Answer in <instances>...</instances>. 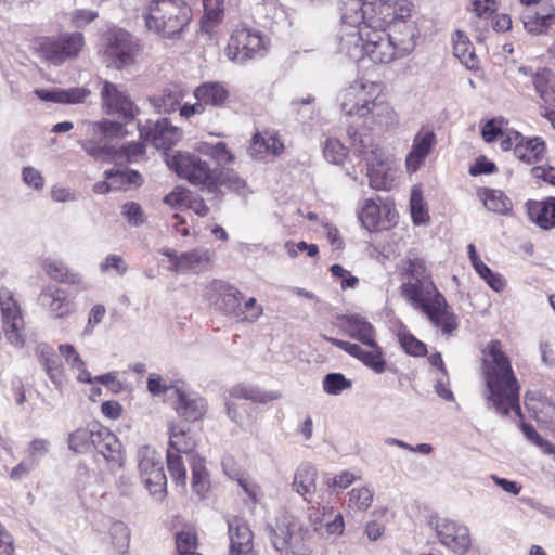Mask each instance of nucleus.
<instances>
[{
  "label": "nucleus",
  "mask_w": 555,
  "mask_h": 555,
  "mask_svg": "<svg viewBox=\"0 0 555 555\" xmlns=\"http://www.w3.org/2000/svg\"><path fill=\"white\" fill-rule=\"evenodd\" d=\"M337 100L345 116L369 130H384L397 124V114L382 98L378 83L359 79L341 89Z\"/></svg>",
  "instance_id": "obj_1"
},
{
  "label": "nucleus",
  "mask_w": 555,
  "mask_h": 555,
  "mask_svg": "<svg viewBox=\"0 0 555 555\" xmlns=\"http://www.w3.org/2000/svg\"><path fill=\"white\" fill-rule=\"evenodd\" d=\"M482 370L488 395L487 403L502 416L514 411L522 417L519 390L520 386L513 372L509 359L503 352L501 343L492 340L482 351Z\"/></svg>",
  "instance_id": "obj_2"
},
{
  "label": "nucleus",
  "mask_w": 555,
  "mask_h": 555,
  "mask_svg": "<svg viewBox=\"0 0 555 555\" xmlns=\"http://www.w3.org/2000/svg\"><path fill=\"white\" fill-rule=\"evenodd\" d=\"M143 17L150 31L176 40L189 26L192 10L183 0H151Z\"/></svg>",
  "instance_id": "obj_3"
},
{
  "label": "nucleus",
  "mask_w": 555,
  "mask_h": 555,
  "mask_svg": "<svg viewBox=\"0 0 555 555\" xmlns=\"http://www.w3.org/2000/svg\"><path fill=\"white\" fill-rule=\"evenodd\" d=\"M347 133L354 153L366 163L370 186L374 190L390 189L392 178L389 176L382 149L373 143L372 137L367 133H359L352 127L348 128Z\"/></svg>",
  "instance_id": "obj_4"
},
{
  "label": "nucleus",
  "mask_w": 555,
  "mask_h": 555,
  "mask_svg": "<svg viewBox=\"0 0 555 555\" xmlns=\"http://www.w3.org/2000/svg\"><path fill=\"white\" fill-rule=\"evenodd\" d=\"M139 50V40L122 28H109L102 36L100 53L107 67L120 70L132 65Z\"/></svg>",
  "instance_id": "obj_5"
},
{
  "label": "nucleus",
  "mask_w": 555,
  "mask_h": 555,
  "mask_svg": "<svg viewBox=\"0 0 555 555\" xmlns=\"http://www.w3.org/2000/svg\"><path fill=\"white\" fill-rule=\"evenodd\" d=\"M166 163L179 177L191 184L208 190L217 189V173L199 156L179 152L171 157L167 155Z\"/></svg>",
  "instance_id": "obj_6"
},
{
  "label": "nucleus",
  "mask_w": 555,
  "mask_h": 555,
  "mask_svg": "<svg viewBox=\"0 0 555 555\" xmlns=\"http://www.w3.org/2000/svg\"><path fill=\"white\" fill-rule=\"evenodd\" d=\"M403 267L409 281L401 285V294L412 305L427 300L438 292L427 273L424 260L409 255L403 260Z\"/></svg>",
  "instance_id": "obj_7"
},
{
  "label": "nucleus",
  "mask_w": 555,
  "mask_h": 555,
  "mask_svg": "<svg viewBox=\"0 0 555 555\" xmlns=\"http://www.w3.org/2000/svg\"><path fill=\"white\" fill-rule=\"evenodd\" d=\"M83 46V35L76 31L43 37L38 41L37 49L43 59L54 65H61L66 60L76 57Z\"/></svg>",
  "instance_id": "obj_8"
},
{
  "label": "nucleus",
  "mask_w": 555,
  "mask_h": 555,
  "mask_svg": "<svg viewBox=\"0 0 555 555\" xmlns=\"http://www.w3.org/2000/svg\"><path fill=\"white\" fill-rule=\"evenodd\" d=\"M263 49L264 43L259 31L237 26L230 36L225 54L231 61L244 63L261 54Z\"/></svg>",
  "instance_id": "obj_9"
},
{
  "label": "nucleus",
  "mask_w": 555,
  "mask_h": 555,
  "mask_svg": "<svg viewBox=\"0 0 555 555\" xmlns=\"http://www.w3.org/2000/svg\"><path fill=\"white\" fill-rule=\"evenodd\" d=\"M428 526L436 531L439 541L450 551L462 554L468 552L470 534L466 526L438 516H430Z\"/></svg>",
  "instance_id": "obj_10"
},
{
  "label": "nucleus",
  "mask_w": 555,
  "mask_h": 555,
  "mask_svg": "<svg viewBox=\"0 0 555 555\" xmlns=\"http://www.w3.org/2000/svg\"><path fill=\"white\" fill-rule=\"evenodd\" d=\"M0 309L2 313V328L11 345L22 348L25 344L24 319L21 309L14 301L9 289L0 291Z\"/></svg>",
  "instance_id": "obj_11"
},
{
  "label": "nucleus",
  "mask_w": 555,
  "mask_h": 555,
  "mask_svg": "<svg viewBox=\"0 0 555 555\" xmlns=\"http://www.w3.org/2000/svg\"><path fill=\"white\" fill-rule=\"evenodd\" d=\"M411 2L408 0H374L367 2L370 22L378 29H386L391 23L411 16Z\"/></svg>",
  "instance_id": "obj_12"
},
{
  "label": "nucleus",
  "mask_w": 555,
  "mask_h": 555,
  "mask_svg": "<svg viewBox=\"0 0 555 555\" xmlns=\"http://www.w3.org/2000/svg\"><path fill=\"white\" fill-rule=\"evenodd\" d=\"M365 56L372 62L388 64L399 56V50L386 34V29H378L376 25L364 24Z\"/></svg>",
  "instance_id": "obj_13"
},
{
  "label": "nucleus",
  "mask_w": 555,
  "mask_h": 555,
  "mask_svg": "<svg viewBox=\"0 0 555 555\" xmlns=\"http://www.w3.org/2000/svg\"><path fill=\"white\" fill-rule=\"evenodd\" d=\"M413 306L422 309L430 322L441 328L442 334L452 335L457 328L456 315L439 292L433 295L431 298L418 301Z\"/></svg>",
  "instance_id": "obj_14"
},
{
  "label": "nucleus",
  "mask_w": 555,
  "mask_h": 555,
  "mask_svg": "<svg viewBox=\"0 0 555 555\" xmlns=\"http://www.w3.org/2000/svg\"><path fill=\"white\" fill-rule=\"evenodd\" d=\"M141 139L150 142L157 150H169L181 139V130L171 125L167 118H160L155 122L146 121L138 125Z\"/></svg>",
  "instance_id": "obj_15"
},
{
  "label": "nucleus",
  "mask_w": 555,
  "mask_h": 555,
  "mask_svg": "<svg viewBox=\"0 0 555 555\" xmlns=\"http://www.w3.org/2000/svg\"><path fill=\"white\" fill-rule=\"evenodd\" d=\"M100 93L108 113L118 114L126 120H133L139 115V107L120 86L105 80Z\"/></svg>",
  "instance_id": "obj_16"
},
{
  "label": "nucleus",
  "mask_w": 555,
  "mask_h": 555,
  "mask_svg": "<svg viewBox=\"0 0 555 555\" xmlns=\"http://www.w3.org/2000/svg\"><path fill=\"white\" fill-rule=\"evenodd\" d=\"M436 144L437 138L434 130L422 127L414 135L411 151L406 155V170L411 173L417 171Z\"/></svg>",
  "instance_id": "obj_17"
},
{
  "label": "nucleus",
  "mask_w": 555,
  "mask_h": 555,
  "mask_svg": "<svg viewBox=\"0 0 555 555\" xmlns=\"http://www.w3.org/2000/svg\"><path fill=\"white\" fill-rule=\"evenodd\" d=\"M230 538V555H247L253 550V532L247 522L233 516L227 519Z\"/></svg>",
  "instance_id": "obj_18"
},
{
  "label": "nucleus",
  "mask_w": 555,
  "mask_h": 555,
  "mask_svg": "<svg viewBox=\"0 0 555 555\" xmlns=\"http://www.w3.org/2000/svg\"><path fill=\"white\" fill-rule=\"evenodd\" d=\"M386 34L399 50V56H404L415 47L416 27L409 17L400 18L386 28Z\"/></svg>",
  "instance_id": "obj_19"
},
{
  "label": "nucleus",
  "mask_w": 555,
  "mask_h": 555,
  "mask_svg": "<svg viewBox=\"0 0 555 555\" xmlns=\"http://www.w3.org/2000/svg\"><path fill=\"white\" fill-rule=\"evenodd\" d=\"M318 469L310 463H301L295 470L292 489L308 503L317 493Z\"/></svg>",
  "instance_id": "obj_20"
},
{
  "label": "nucleus",
  "mask_w": 555,
  "mask_h": 555,
  "mask_svg": "<svg viewBox=\"0 0 555 555\" xmlns=\"http://www.w3.org/2000/svg\"><path fill=\"white\" fill-rule=\"evenodd\" d=\"M93 447L103 455L112 467H120L124 463L121 442L107 428L100 427Z\"/></svg>",
  "instance_id": "obj_21"
},
{
  "label": "nucleus",
  "mask_w": 555,
  "mask_h": 555,
  "mask_svg": "<svg viewBox=\"0 0 555 555\" xmlns=\"http://www.w3.org/2000/svg\"><path fill=\"white\" fill-rule=\"evenodd\" d=\"M364 25L359 28L341 27L339 33V51L353 61H360L365 56Z\"/></svg>",
  "instance_id": "obj_22"
},
{
  "label": "nucleus",
  "mask_w": 555,
  "mask_h": 555,
  "mask_svg": "<svg viewBox=\"0 0 555 555\" xmlns=\"http://www.w3.org/2000/svg\"><path fill=\"white\" fill-rule=\"evenodd\" d=\"M186 93L188 91L181 85L169 83L160 94L150 96L149 101L157 113L170 114L180 107Z\"/></svg>",
  "instance_id": "obj_23"
},
{
  "label": "nucleus",
  "mask_w": 555,
  "mask_h": 555,
  "mask_svg": "<svg viewBox=\"0 0 555 555\" xmlns=\"http://www.w3.org/2000/svg\"><path fill=\"white\" fill-rule=\"evenodd\" d=\"M341 330L351 338L361 341L363 345H375V331L365 318L352 314L340 318Z\"/></svg>",
  "instance_id": "obj_24"
},
{
  "label": "nucleus",
  "mask_w": 555,
  "mask_h": 555,
  "mask_svg": "<svg viewBox=\"0 0 555 555\" xmlns=\"http://www.w3.org/2000/svg\"><path fill=\"white\" fill-rule=\"evenodd\" d=\"M340 20L345 28H359L370 22L367 2L362 0H340Z\"/></svg>",
  "instance_id": "obj_25"
},
{
  "label": "nucleus",
  "mask_w": 555,
  "mask_h": 555,
  "mask_svg": "<svg viewBox=\"0 0 555 555\" xmlns=\"http://www.w3.org/2000/svg\"><path fill=\"white\" fill-rule=\"evenodd\" d=\"M215 289L219 297L216 305L224 313L235 317L237 320L242 315V293L235 287L223 282H215Z\"/></svg>",
  "instance_id": "obj_26"
},
{
  "label": "nucleus",
  "mask_w": 555,
  "mask_h": 555,
  "mask_svg": "<svg viewBox=\"0 0 555 555\" xmlns=\"http://www.w3.org/2000/svg\"><path fill=\"white\" fill-rule=\"evenodd\" d=\"M529 219L540 228L548 230L555 227V197L545 201H529L527 203Z\"/></svg>",
  "instance_id": "obj_27"
},
{
  "label": "nucleus",
  "mask_w": 555,
  "mask_h": 555,
  "mask_svg": "<svg viewBox=\"0 0 555 555\" xmlns=\"http://www.w3.org/2000/svg\"><path fill=\"white\" fill-rule=\"evenodd\" d=\"M36 352L51 382L55 386L61 387L63 383V367L60 356L47 344L38 345Z\"/></svg>",
  "instance_id": "obj_28"
},
{
  "label": "nucleus",
  "mask_w": 555,
  "mask_h": 555,
  "mask_svg": "<svg viewBox=\"0 0 555 555\" xmlns=\"http://www.w3.org/2000/svg\"><path fill=\"white\" fill-rule=\"evenodd\" d=\"M515 156L522 163L534 164L541 162L546 154L545 141L540 137L525 138L514 149Z\"/></svg>",
  "instance_id": "obj_29"
},
{
  "label": "nucleus",
  "mask_w": 555,
  "mask_h": 555,
  "mask_svg": "<svg viewBox=\"0 0 555 555\" xmlns=\"http://www.w3.org/2000/svg\"><path fill=\"white\" fill-rule=\"evenodd\" d=\"M106 179L112 180L111 183L100 181L94 184L93 191L98 194H106L112 188L120 189L128 184L137 183L141 178L137 171L127 172L121 169H109L104 171Z\"/></svg>",
  "instance_id": "obj_30"
},
{
  "label": "nucleus",
  "mask_w": 555,
  "mask_h": 555,
  "mask_svg": "<svg viewBox=\"0 0 555 555\" xmlns=\"http://www.w3.org/2000/svg\"><path fill=\"white\" fill-rule=\"evenodd\" d=\"M178 392L177 412L186 421L194 422L203 417L206 412V401L201 397Z\"/></svg>",
  "instance_id": "obj_31"
},
{
  "label": "nucleus",
  "mask_w": 555,
  "mask_h": 555,
  "mask_svg": "<svg viewBox=\"0 0 555 555\" xmlns=\"http://www.w3.org/2000/svg\"><path fill=\"white\" fill-rule=\"evenodd\" d=\"M41 298L49 306L50 312L54 318H64L73 310V304L67 298L65 292L56 287L44 289Z\"/></svg>",
  "instance_id": "obj_32"
},
{
  "label": "nucleus",
  "mask_w": 555,
  "mask_h": 555,
  "mask_svg": "<svg viewBox=\"0 0 555 555\" xmlns=\"http://www.w3.org/2000/svg\"><path fill=\"white\" fill-rule=\"evenodd\" d=\"M453 51L454 56L468 69L476 70L479 68V61L475 54V49L468 37L461 30L453 35Z\"/></svg>",
  "instance_id": "obj_33"
},
{
  "label": "nucleus",
  "mask_w": 555,
  "mask_h": 555,
  "mask_svg": "<svg viewBox=\"0 0 555 555\" xmlns=\"http://www.w3.org/2000/svg\"><path fill=\"white\" fill-rule=\"evenodd\" d=\"M194 95L207 105L220 106L227 101L229 92L221 83L206 82L194 90Z\"/></svg>",
  "instance_id": "obj_34"
},
{
  "label": "nucleus",
  "mask_w": 555,
  "mask_h": 555,
  "mask_svg": "<svg viewBox=\"0 0 555 555\" xmlns=\"http://www.w3.org/2000/svg\"><path fill=\"white\" fill-rule=\"evenodd\" d=\"M189 462L192 469V489L199 498H204L210 488L205 460L198 455H192Z\"/></svg>",
  "instance_id": "obj_35"
},
{
  "label": "nucleus",
  "mask_w": 555,
  "mask_h": 555,
  "mask_svg": "<svg viewBox=\"0 0 555 555\" xmlns=\"http://www.w3.org/2000/svg\"><path fill=\"white\" fill-rule=\"evenodd\" d=\"M100 427L92 425L81 427L68 435V448L76 453H86L94 444L95 435Z\"/></svg>",
  "instance_id": "obj_36"
},
{
  "label": "nucleus",
  "mask_w": 555,
  "mask_h": 555,
  "mask_svg": "<svg viewBox=\"0 0 555 555\" xmlns=\"http://www.w3.org/2000/svg\"><path fill=\"white\" fill-rule=\"evenodd\" d=\"M46 273L53 280L67 284H78L81 276L72 271L63 261L55 259H46L43 262Z\"/></svg>",
  "instance_id": "obj_37"
},
{
  "label": "nucleus",
  "mask_w": 555,
  "mask_h": 555,
  "mask_svg": "<svg viewBox=\"0 0 555 555\" xmlns=\"http://www.w3.org/2000/svg\"><path fill=\"white\" fill-rule=\"evenodd\" d=\"M371 350H364L359 346V351L353 354L354 358L360 360L365 366L373 370L375 373L380 374L386 369V361L383 358L382 348L375 341V345H366Z\"/></svg>",
  "instance_id": "obj_38"
},
{
  "label": "nucleus",
  "mask_w": 555,
  "mask_h": 555,
  "mask_svg": "<svg viewBox=\"0 0 555 555\" xmlns=\"http://www.w3.org/2000/svg\"><path fill=\"white\" fill-rule=\"evenodd\" d=\"M532 398L526 395V404L535 413L537 421L543 423L548 429L555 433V403L547 400H539L531 403Z\"/></svg>",
  "instance_id": "obj_39"
},
{
  "label": "nucleus",
  "mask_w": 555,
  "mask_h": 555,
  "mask_svg": "<svg viewBox=\"0 0 555 555\" xmlns=\"http://www.w3.org/2000/svg\"><path fill=\"white\" fill-rule=\"evenodd\" d=\"M145 487L150 491V493L156 500H163L166 494L167 488V478L164 472V467L155 468L154 470L149 472L145 475L141 476Z\"/></svg>",
  "instance_id": "obj_40"
},
{
  "label": "nucleus",
  "mask_w": 555,
  "mask_h": 555,
  "mask_svg": "<svg viewBox=\"0 0 555 555\" xmlns=\"http://www.w3.org/2000/svg\"><path fill=\"white\" fill-rule=\"evenodd\" d=\"M210 260V254L207 249L198 248L179 255L178 270L180 272L196 270Z\"/></svg>",
  "instance_id": "obj_41"
},
{
  "label": "nucleus",
  "mask_w": 555,
  "mask_h": 555,
  "mask_svg": "<svg viewBox=\"0 0 555 555\" xmlns=\"http://www.w3.org/2000/svg\"><path fill=\"white\" fill-rule=\"evenodd\" d=\"M230 396L236 399H245L254 402L266 403L280 398V395L274 392H262L258 388L248 387L244 385H236L231 388Z\"/></svg>",
  "instance_id": "obj_42"
},
{
  "label": "nucleus",
  "mask_w": 555,
  "mask_h": 555,
  "mask_svg": "<svg viewBox=\"0 0 555 555\" xmlns=\"http://www.w3.org/2000/svg\"><path fill=\"white\" fill-rule=\"evenodd\" d=\"M170 439L168 450H176L178 453H183L191 460L192 455H195L192 450L194 442L190 437H186V433L182 427L172 425L170 427Z\"/></svg>",
  "instance_id": "obj_43"
},
{
  "label": "nucleus",
  "mask_w": 555,
  "mask_h": 555,
  "mask_svg": "<svg viewBox=\"0 0 555 555\" xmlns=\"http://www.w3.org/2000/svg\"><path fill=\"white\" fill-rule=\"evenodd\" d=\"M138 467L140 476L155 468L164 467L160 454L149 446H142L138 450Z\"/></svg>",
  "instance_id": "obj_44"
},
{
  "label": "nucleus",
  "mask_w": 555,
  "mask_h": 555,
  "mask_svg": "<svg viewBox=\"0 0 555 555\" xmlns=\"http://www.w3.org/2000/svg\"><path fill=\"white\" fill-rule=\"evenodd\" d=\"M554 18L555 14L551 12L533 13L530 10H528L522 16V23L527 31L531 34H541L548 27L550 23Z\"/></svg>",
  "instance_id": "obj_45"
},
{
  "label": "nucleus",
  "mask_w": 555,
  "mask_h": 555,
  "mask_svg": "<svg viewBox=\"0 0 555 555\" xmlns=\"http://www.w3.org/2000/svg\"><path fill=\"white\" fill-rule=\"evenodd\" d=\"M178 555H201L196 552L198 538L195 529L184 528L176 534Z\"/></svg>",
  "instance_id": "obj_46"
},
{
  "label": "nucleus",
  "mask_w": 555,
  "mask_h": 555,
  "mask_svg": "<svg viewBox=\"0 0 555 555\" xmlns=\"http://www.w3.org/2000/svg\"><path fill=\"white\" fill-rule=\"evenodd\" d=\"M483 205L488 210L503 215L512 209L511 199L499 190H486Z\"/></svg>",
  "instance_id": "obj_47"
},
{
  "label": "nucleus",
  "mask_w": 555,
  "mask_h": 555,
  "mask_svg": "<svg viewBox=\"0 0 555 555\" xmlns=\"http://www.w3.org/2000/svg\"><path fill=\"white\" fill-rule=\"evenodd\" d=\"M362 225L369 231H375L379 228L380 208L373 199H366L359 214Z\"/></svg>",
  "instance_id": "obj_48"
},
{
  "label": "nucleus",
  "mask_w": 555,
  "mask_h": 555,
  "mask_svg": "<svg viewBox=\"0 0 555 555\" xmlns=\"http://www.w3.org/2000/svg\"><path fill=\"white\" fill-rule=\"evenodd\" d=\"M183 453H178L176 450H167V467L171 478L178 483L185 486L186 483V469L182 460Z\"/></svg>",
  "instance_id": "obj_49"
},
{
  "label": "nucleus",
  "mask_w": 555,
  "mask_h": 555,
  "mask_svg": "<svg viewBox=\"0 0 555 555\" xmlns=\"http://www.w3.org/2000/svg\"><path fill=\"white\" fill-rule=\"evenodd\" d=\"M217 185H223L241 195H246L249 191L246 181L233 170H225L217 175Z\"/></svg>",
  "instance_id": "obj_50"
},
{
  "label": "nucleus",
  "mask_w": 555,
  "mask_h": 555,
  "mask_svg": "<svg viewBox=\"0 0 555 555\" xmlns=\"http://www.w3.org/2000/svg\"><path fill=\"white\" fill-rule=\"evenodd\" d=\"M237 483L247 496L245 504L249 508H255L263 495L260 486L249 477L245 476L238 477Z\"/></svg>",
  "instance_id": "obj_51"
},
{
  "label": "nucleus",
  "mask_w": 555,
  "mask_h": 555,
  "mask_svg": "<svg viewBox=\"0 0 555 555\" xmlns=\"http://www.w3.org/2000/svg\"><path fill=\"white\" fill-rule=\"evenodd\" d=\"M112 542L120 554L128 552L130 532L122 521H116L111 526Z\"/></svg>",
  "instance_id": "obj_52"
},
{
  "label": "nucleus",
  "mask_w": 555,
  "mask_h": 555,
  "mask_svg": "<svg viewBox=\"0 0 555 555\" xmlns=\"http://www.w3.org/2000/svg\"><path fill=\"white\" fill-rule=\"evenodd\" d=\"M323 154L330 163L340 165L347 157V149L339 140L330 138L325 142Z\"/></svg>",
  "instance_id": "obj_53"
},
{
  "label": "nucleus",
  "mask_w": 555,
  "mask_h": 555,
  "mask_svg": "<svg viewBox=\"0 0 555 555\" xmlns=\"http://www.w3.org/2000/svg\"><path fill=\"white\" fill-rule=\"evenodd\" d=\"M351 380L340 373H328L323 379V389L328 395H339L343 390L351 387Z\"/></svg>",
  "instance_id": "obj_54"
},
{
  "label": "nucleus",
  "mask_w": 555,
  "mask_h": 555,
  "mask_svg": "<svg viewBox=\"0 0 555 555\" xmlns=\"http://www.w3.org/2000/svg\"><path fill=\"white\" fill-rule=\"evenodd\" d=\"M411 216L415 224L424 223L428 220V212L423 202L421 190L413 189L410 197Z\"/></svg>",
  "instance_id": "obj_55"
},
{
  "label": "nucleus",
  "mask_w": 555,
  "mask_h": 555,
  "mask_svg": "<svg viewBox=\"0 0 555 555\" xmlns=\"http://www.w3.org/2000/svg\"><path fill=\"white\" fill-rule=\"evenodd\" d=\"M373 502V492L366 488H356L349 492V506L366 511Z\"/></svg>",
  "instance_id": "obj_56"
},
{
  "label": "nucleus",
  "mask_w": 555,
  "mask_h": 555,
  "mask_svg": "<svg viewBox=\"0 0 555 555\" xmlns=\"http://www.w3.org/2000/svg\"><path fill=\"white\" fill-rule=\"evenodd\" d=\"M399 341L404 351L414 357H423L426 354V345L415 338L412 334L400 333Z\"/></svg>",
  "instance_id": "obj_57"
},
{
  "label": "nucleus",
  "mask_w": 555,
  "mask_h": 555,
  "mask_svg": "<svg viewBox=\"0 0 555 555\" xmlns=\"http://www.w3.org/2000/svg\"><path fill=\"white\" fill-rule=\"evenodd\" d=\"M551 81V70L546 68L539 69L533 76V86L540 98L545 102L550 103L551 93L548 91V85Z\"/></svg>",
  "instance_id": "obj_58"
},
{
  "label": "nucleus",
  "mask_w": 555,
  "mask_h": 555,
  "mask_svg": "<svg viewBox=\"0 0 555 555\" xmlns=\"http://www.w3.org/2000/svg\"><path fill=\"white\" fill-rule=\"evenodd\" d=\"M477 273L493 291L501 292L504 289L506 282L503 276L493 272L487 264H479Z\"/></svg>",
  "instance_id": "obj_59"
},
{
  "label": "nucleus",
  "mask_w": 555,
  "mask_h": 555,
  "mask_svg": "<svg viewBox=\"0 0 555 555\" xmlns=\"http://www.w3.org/2000/svg\"><path fill=\"white\" fill-rule=\"evenodd\" d=\"M506 124L502 117L488 120L481 129L483 140L488 143L495 141L499 135L504 134L503 127Z\"/></svg>",
  "instance_id": "obj_60"
},
{
  "label": "nucleus",
  "mask_w": 555,
  "mask_h": 555,
  "mask_svg": "<svg viewBox=\"0 0 555 555\" xmlns=\"http://www.w3.org/2000/svg\"><path fill=\"white\" fill-rule=\"evenodd\" d=\"M121 215L127 219L129 224L133 227H140L145 222L141 206L134 202L124 204L121 207Z\"/></svg>",
  "instance_id": "obj_61"
},
{
  "label": "nucleus",
  "mask_w": 555,
  "mask_h": 555,
  "mask_svg": "<svg viewBox=\"0 0 555 555\" xmlns=\"http://www.w3.org/2000/svg\"><path fill=\"white\" fill-rule=\"evenodd\" d=\"M310 504L311 506L308 508L309 522L311 526H313L315 531H320L322 534H324L322 528L327 517V508L325 506H321L320 502H312Z\"/></svg>",
  "instance_id": "obj_62"
},
{
  "label": "nucleus",
  "mask_w": 555,
  "mask_h": 555,
  "mask_svg": "<svg viewBox=\"0 0 555 555\" xmlns=\"http://www.w3.org/2000/svg\"><path fill=\"white\" fill-rule=\"evenodd\" d=\"M269 137L266 138L260 133H256L248 147V154L256 159H262L269 154Z\"/></svg>",
  "instance_id": "obj_63"
},
{
  "label": "nucleus",
  "mask_w": 555,
  "mask_h": 555,
  "mask_svg": "<svg viewBox=\"0 0 555 555\" xmlns=\"http://www.w3.org/2000/svg\"><path fill=\"white\" fill-rule=\"evenodd\" d=\"M262 314V308L256 305V299L254 297L248 298L244 305H242V315H240V321L246 322H255Z\"/></svg>",
  "instance_id": "obj_64"
}]
</instances>
